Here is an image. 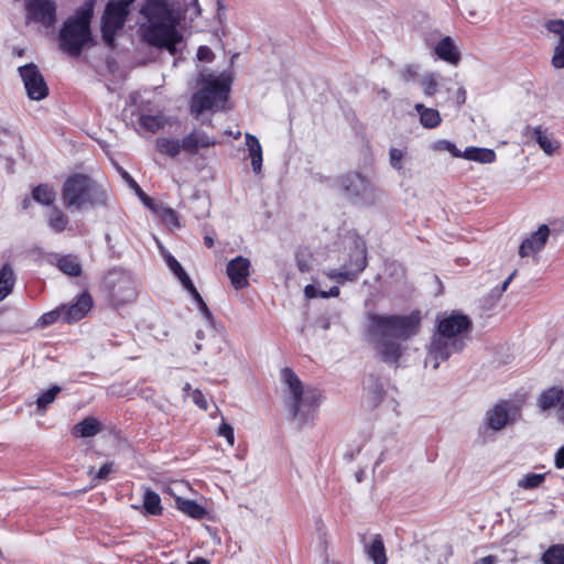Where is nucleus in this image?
I'll use <instances>...</instances> for the list:
<instances>
[{"label": "nucleus", "instance_id": "f257e3e1", "mask_svg": "<svg viewBox=\"0 0 564 564\" xmlns=\"http://www.w3.org/2000/svg\"><path fill=\"white\" fill-rule=\"evenodd\" d=\"M421 321L420 311H413L408 315H368L367 330L377 339L376 348L383 362L399 367L403 348L397 339L406 340L417 335Z\"/></svg>", "mask_w": 564, "mask_h": 564}, {"label": "nucleus", "instance_id": "f03ea898", "mask_svg": "<svg viewBox=\"0 0 564 564\" xmlns=\"http://www.w3.org/2000/svg\"><path fill=\"white\" fill-rule=\"evenodd\" d=\"M471 330V319L459 311L438 315L436 330L429 347V358L434 360L433 368H438L440 362L447 360L453 354L460 352Z\"/></svg>", "mask_w": 564, "mask_h": 564}, {"label": "nucleus", "instance_id": "7ed1b4c3", "mask_svg": "<svg viewBox=\"0 0 564 564\" xmlns=\"http://www.w3.org/2000/svg\"><path fill=\"white\" fill-rule=\"evenodd\" d=\"M281 381L286 388L289 411L293 419L306 423L322 403V393L317 388L305 387L299 376L290 367L281 370Z\"/></svg>", "mask_w": 564, "mask_h": 564}, {"label": "nucleus", "instance_id": "20e7f679", "mask_svg": "<svg viewBox=\"0 0 564 564\" xmlns=\"http://www.w3.org/2000/svg\"><path fill=\"white\" fill-rule=\"evenodd\" d=\"M62 200L66 209L79 212L105 206L107 194L90 176L74 173L63 184Z\"/></svg>", "mask_w": 564, "mask_h": 564}, {"label": "nucleus", "instance_id": "39448f33", "mask_svg": "<svg viewBox=\"0 0 564 564\" xmlns=\"http://www.w3.org/2000/svg\"><path fill=\"white\" fill-rule=\"evenodd\" d=\"M94 14L93 3L77 10L59 31L58 44L70 56H79L83 47L91 40L90 21Z\"/></svg>", "mask_w": 564, "mask_h": 564}, {"label": "nucleus", "instance_id": "423d86ee", "mask_svg": "<svg viewBox=\"0 0 564 564\" xmlns=\"http://www.w3.org/2000/svg\"><path fill=\"white\" fill-rule=\"evenodd\" d=\"M100 290L113 307L132 303L138 297L134 278L129 271L121 268H113L106 272L100 282Z\"/></svg>", "mask_w": 564, "mask_h": 564}, {"label": "nucleus", "instance_id": "0eeeda50", "mask_svg": "<svg viewBox=\"0 0 564 564\" xmlns=\"http://www.w3.org/2000/svg\"><path fill=\"white\" fill-rule=\"evenodd\" d=\"M140 14L147 19L148 25L141 28L143 40L154 33L161 34L177 26L178 20L166 0H145Z\"/></svg>", "mask_w": 564, "mask_h": 564}, {"label": "nucleus", "instance_id": "6e6552de", "mask_svg": "<svg viewBox=\"0 0 564 564\" xmlns=\"http://www.w3.org/2000/svg\"><path fill=\"white\" fill-rule=\"evenodd\" d=\"M135 0H109L104 9L100 30L101 36L107 46L112 48L116 42L117 33L123 29L130 8Z\"/></svg>", "mask_w": 564, "mask_h": 564}, {"label": "nucleus", "instance_id": "1a4fd4ad", "mask_svg": "<svg viewBox=\"0 0 564 564\" xmlns=\"http://www.w3.org/2000/svg\"><path fill=\"white\" fill-rule=\"evenodd\" d=\"M523 402L520 400L502 399L487 410L485 424L492 431H501L513 425L522 416Z\"/></svg>", "mask_w": 564, "mask_h": 564}, {"label": "nucleus", "instance_id": "9d476101", "mask_svg": "<svg viewBox=\"0 0 564 564\" xmlns=\"http://www.w3.org/2000/svg\"><path fill=\"white\" fill-rule=\"evenodd\" d=\"M338 183L343 192L356 203L370 206L377 202V188L358 172L341 175Z\"/></svg>", "mask_w": 564, "mask_h": 564}, {"label": "nucleus", "instance_id": "9b49d317", "mask_svg": "<svg viewBox=\"0 0 564 564\" xmlns=\"http://www.w3.org/2000/svg\"><path fill=\"white\" fill-rule=\"evenodd\" d=\"M367 249H351L339 269H332L325 275L339 284L355 281L368 264Z\"/></svg>", "mask_w": 564, "mask_h": 564}, {"label": "nucleus", "instance_id": "f8f14e48", "mask_svg": "<svg viewBox=\"0 0 564 564\" xmlns=\"http://www.w3.org/2000/svg\"><path fill=\"white\" fill-rule=\"evenodd\" d=\"M94 306L93 296L88 291L79 294L76 301L68 305H62V322L72 324L79 322L91 311Z\"/></svg>", "mask_w": 564, "mask_h": 564}, {"label": "nucleus", "instance_id": "ddd939ff", "mask_svg": "<svg viewBox=\"0 0 564 564\" xmlns=\"http://www.w3.org/2000/svg\"><path fill=\"white\" fill-rule=\"evenodd\" d=\"M250 268V260L241 256L231 259L227 263L226 272L235 290H242L249 286Z\"/></svg>", "mask_w": 564, "mask_h": 564}, {"label": "nucleus", "instance_id": "4468645a", "mask_svg": "<svg viewBox=\"0 0 564 564\" xmlns=\"http://www.w3.org/2000/svg\"><path fill=\"white\" fill-rule=\"evenodd\" d=\"M541 411H547L552 408L557 409V417L564 423V389L558 386L550 387L541 392L536 400Z\"/></svg>", "mask_w": 564, "mask_h": 564}, {"label": "nucleus", "instance_id": "2eb2a0df", "mask_svg": "<svg viewBox=\"0 0 564 564\" xmlns=\"http://www.w3.org/2000/svg\"><path fill=\"white\" fill-rule=\"evenodd\" d=\"M545 29L558 36V41L554 47L551 64L554 68H564V20L554 19L545 22Z\"/></svg>", "mask_w": 564, "mask_h": 564}, {"label": "nucleus", "instance_id": "dca6fc26", "mask_svg": "<svg viewBox=\"0 0 564 564\" xmlns=\"http://www.w3.org/2000/svg\"><path fill=\"white\" fill-rule=\"evenodd\" d=\"M152 33L150 39L144 40L149 45L165 48L171 55L176 54V45L183 40V35L176 28L158 35L154 33V30Z\"/></svg>", "mask_w": 564, "mask_h": 564}, {"label": "nucleus", "instance_id": "f3484780", "mask_svg": "<svg viewBox=\"0 0 564 564\" xmlns=\"http://www.w3.org/2000/svg\"><path fill=\"white\" fill-rule=\"evenodd\" d=\"M216 141L204 132L193 131L185 135L181 142V149L188 154H196L199 148L214 147Z\"/></svg>", "mask_w": 564, "mask_h": 564}, {"label": "nucleus", "instance_id": "a211bd4d", "mask_svg": "<svg viewBox=\"0 0 564 564\" xmlns=\"http://www.w3.org/2000/svg\"><path fill=\"white\" fill-rule=\"evenodd\" d=\"M436 55L451 64L456 65L460 59V54L449 36L443 37L434 48Z\"/></svg>", "mask_w": 564, "mask_h": 564}, {"label": "nucleus", "instance_id": "6ab92c4d", "mask_svg": "<svg viewBox=\"0 0 564 564\" xmlns=\"http://www.w3.org/2000/svg\"><path fill=\"white\" fill-rule=\"evenodd\" d=\"M100 422L93 416H87L72 429V434L75 437H91L101 431Z\"/></svg>", "mask_w": 564, "mask_h": 564}, {"label": "nucleus", "instance_id": "aec40b11", "mask_svg": "<svg viewBox=\"0 0 564 564\" xmlns=\"http://www.w3.org/2000/svg\"><path fill=\"white\" fill-rule=\"evenodd\" d=\"M175 508L196 520H200L207 514L206 509L202 505L195 500L184 499L182 497H175Z\"/></svg>", "mask_w": 564, "mask_h": 564}, {"label": "nucleus", "instance_id": "412c9836", "mask_svg": "<svg viewBox=\"0 0 564 564\" xmlns=\"http://www.w3.org/2000/svg\"><path fill=\"white\" fill-rule=\"evenodd\" d=\"M462 158L482 164H489L496 161L497 154L492 149L469 147L462 153Z\"/></svg>", "mask_w": 564, "mask_h": 564}, {"label": "nucleus", "instance_id": "4be33fe9", "mask_svg": "<svg viewBox=\"0 0 564 564\" xmlns=\"http://www.w3.org/2000/svg\"><path fill=\"white\" fill-rule=\"evenodd\" d=\"M57 268L66 275L80 276L83 267L80 260L75 254H64L57 258Z\"/></svg>", "mask_w": 564, "mask_h": 564}, {"label": "nucleus", "instance_id": "5701e85b", "mask_svg": "<svg viewBox=\"0 0 564 564\" xmlns=\"http://www.w3.org/2000/svg\"><path fill=\"white\" fill-rule=\"evenodd\" d=\"M246 145L248 147L252 170L256 174H259L262 169V147L259 140L250 133L246 134Z\"/></svg>", "mask_w": 564, "mask_h": 564}, {"label": "nucleus", "instance_id": "b1692460", "mask_svg": "<svg viewBox=\"0 0 564 564\" xmlns=\"http://www.w3.org/2000/svg\"><path fill=\"white\" fill-rule=\"evenodd\" d=\"M366 553L373 564H387L388 562L384 543L380 534L373 536Z\"/></svg>", "mask_w": 564, "mask_h": 564}, {"label": "nucleus", "instance_id": "393cba45", "mask_svg": "<svg viewBox=\"0 0 564 564\" xmlns=\"http://www.w3.org/2000/svg\"><path fill=\"white\" fill-rule=\"evenodd\" d=\"M15 284V274L10 264L6 263L0 269V302L8 297Z\"/></svg>", "mask_w": 564, "mask_h": 564}, {"label": "nucleus", "instance_id": "a878e982", "mask_svg": "<svg viewBox=\"0 0 564 564\" xmlns=\"http://www.w3.org/2000/svg\"><path fill=\"white\" fill-rule=\"evenodd\" d=\"M415 110L420 115V122L424 128L433 129L441 124V115L438 110L427 108L423 104H416Z\"/></svg>", "mask_w": 564, "mask_h": 564}, {"label": "nucleus", "instance_id": "bb28decb", "mask_svg": "<svg viewBox=\"0 0 564 564\" xmlns=\"http://www.w3.org/2000/svg\"><path fill=\"white\" fill-rule=\"evenodd\" d=\"M23 80L26 95L31 100H35V64L29 63L18 68Z\"/></svg>", "mask_w": 564, "mask_h": 564}, {"label": "nucleus", "instance_id": "cd10ccee", "mask_svg": "<svg viewBox=\"0 0 564 564\" xmlns=\"http://www.w3.org/2000/svg\"><path fill=\"white\" fill-rule=\"evenodd\" d=\"M55 3L50 0H37V22L50 26L55 22Z\"/></svg>", "mask_w": 564, "mask_h": 564}, {"label": "nucleus", "instance_id": "c85d7f7f", "mask_svg": "<svg viewBox=\"0 0 564 564\" xmlns=\"http://www.w3.org/2000/svg\"><path fill=\"white\" fill-rule=\"evenodd\" d=\"M532 137L540 145V148L544 151V153L551 155L558 149V143L550 138L542 129L541 126H538L532 129Z\"/></svg>", "mask_w": 564, "mask_h": 564}, {"label": "nucleus", "instance_id": "c756f323", "mask_svg": "<svg viewBox=\"0 0 564 564\" xmlns=\"http://www.w3.org/2000/svg\"><path fill=\"white\" fill-rule=\"evenodd\" d=\"M143 508L148 514L161 516L163 508L160 496L155 491L147 489L143 496Z\"/></svg>", "mask_w": 564, "mask_h": 564}, {"label": "nucleus", "instance_id": "7c9ffc66", "mask_svg": "<svg viewBox=\"0 0 564 564\" xmlns=\"http://www.w3.org/2000/svg\"><path fill=\"white\" fill-rule=\"evenodd\" d=\"M61 391V387L56 384L45 391H42L40 395H37V414L44 415L46 408L55 401Z\"/></svg>", "mask_w": 564, "mask_h": 564}, {"label": "nucleus", "instance_id": "2f4dec72", "mask_svg": "<svg viewBox=\"0 0 564 564\" xmlns=\"http://www.w3.org/2000/svg\"><path fill=\"white\" fill-rule=\"evenodd\" d=\"M550 236L547 225H541L538 230L525 238L519 247H543Z\"/></svg>", "mask_w": 564, "mask_h": 564}, {"label": "nucleus", "instance_id": "473e14b6", "mask_svg": "<svg viewBox=\"0 0 564 564\" xmlns=\"http://www.w3.org/2000/svg\"><path fill=\"white\" fill-rule=\"evenodd\" d=\"M205 90L214 98L219 100H227L229 94V84L221 79H213L205 87Z\"/></svg>", "mask_w": 564, "mask_h": 564}, {"label": "nucleus", "instance_id": "72a5a7b5", "mask_svg": "<svg viewBox=\"0 0 564 564\" xmlns=\"http://www.w3.org/2000/svg\"><path fill=\"white\" fill-rule=\"evenodd\" d=\"M156 149L162 154L175 158L181 152V142L172 138H158Z\"/></svg>", "mask_w": 564, "mask_h": 564}, {"label": "nucleus", "instance_id": "f704fd0d", "mask_svg": "<svg viewBox=\"0 0 564 564\" xmlns=\"http://www.w3.org/2000/svg\"><path fill=\"white\" fill-rule=\"evenodd\" d=\"M543 564H564V544H553L542 554Z\"/></svg>", "mask_w": 564, "mask_h": 564}, {"label": "nucleus", "instance_id": "c9c22d12", "mask_svg": "<svg viewBox=\"0 0 564 564\" xmlns=\"http://www.w3.org/2000/svg\"><path fill=\"white\" fill-rule=\"evenodd\" d=\"M47 221L53 230L61 232L66 228L68 218L59 208L53 207L48 210Z\"/></svg>", "mask_w": 564, "mask_h": 564}, {"label": "nucleus", "instance_id": "e433bc0d", "mask_svg": "<svg viewBox=\"0 0 564 564\" xmlns=\"http://www.w3.org/2000/svg\"><path fill=\"white\" fill-rule=\"evenodd\" d=\"M546 473L544 474H534L528 473L522 478H520L517 482L518 487L524 490H532L539 488L545 480Z\"/></svg>", "mask_w": 564, "mask_h": 564}, {"label": "nucleus", "instance_id": "4c0bfd02", "mask_svg": "<svg viewBox=\"0 0 564 564\" xmlns=\"http://www.w3.org/2000/svg\"><path fill=\"white\" fill-rule=\"evenodd\" d=\"M139 124L145 131L155 133L163 127L164 120L162 116L142 115L139 118Z\"/></svg>", "mask_w": 564, "mask_h": 564}, {"label": "nucleus", "instance_id": "58836bf2", "mask_svg": "<svg viewBox=\"0 0 564 564\" xmlns=\"http://www.w3.org/2000/svg\"><path fill=\"white\" fill-rule=\"evenodd\" d=\"M159 217L161 221L170 229L181 227L180 216L176 210L171 207H162L159 210Z\"/></svg>", "mask_w": 564, "mask_h": 564}, {"label": "nucleus", "instance_id": "ea45409f", "mask_svg": "<svg viewBox=\"0 0 564 564\" xmlns=\"http://www.w3.org/2000/svg\"><path fill=\"white\" fill-rule=\"evenodd\" d=\"M340 291L338 286H332L328 291H319L314 284H307L304 288V295L307 299H328V297H337Z\"/></svg>", "mask_w": 564, "mask_h": 564}, {"label": "nucleus", "instance_id": "a19ab883", "mask_svg": "<svg viewBox=\"0 0 564 564\" xmlns=\"http://www.w3.org/2000/svg\"><path fill=\"white\" fill-rule=\"evenodd\" d=\"M214 98L204 90L203 93L196 94L193 97V108L197 113H202L205 110H209L214 106Z\"/></svg>", "mask_w": 564, "mask_h": 564}, {"label": "nucleus", "instance_id": "79ce46f5", "mask_svg": "<svg viewBox=\"0 0 564 564\" xmlns=\"http://www.w3.org/2000/svg\"><path fill=\"white\" fill-rule=\"evenodd\" d=\"M56 197L52 186L47 184H37V203L51 205Z\"/></svg>", "mask_w": 564, "mask_h": 564}, {"label": "nucleus", "instance_id": "37998d69", "mask_svg": "<svg viewBox=\"0 0 564 564\" xmlns=\"http://www.w3.org/2000/svg\"><path fill=\"white\" fill-rule=\"evenodd\" d=\"M162 251H165V249H161ZM165 262L169 267V269L175 274V276L180 280L182 276L186 274V271L183 269L181 263L176 260L175 257H173L169 252H163Z\"/></svg>", "mask_w": 564, "mask_h": 564}, {"label": "nucleus", "instance_id": "c03bdc74", "mask_svg": "<svg viewBox=\"0 0 564 564\" xmlns=\"http://www.w3.org/2000/svg\"><path fill=\"white\" fill-rule=\"evenodd\" d=\"M61 319L62 321V306L51 311V312H47V313H44L39 319L37 322L42 325V326H48L53 323H55L56 321Z\"/></svg>", "mask_w": 564, "mask_h": 564}, {"label": "nucleus", "instance_id": "a18cd8bd", "mask_svg": "<svg viewBox=\"0 0 564 564\" xmlns=\"http://www.w3.org/2000/svg\"><path fill=\"white\" fill-rule=\"evenodd\" d=\"M436 150L448 151L454 158H462V153L457 147L448 140H440L435 144Z\"/></svg>", "mask_w": 564, "mask_h": 564}, {"label": "nucleus", "instance_id": "49530a36", "mask_svg": "<svg viewBox=\"0 0 564 564\" xmlns=\"http://www.w3.org/2000/svg\"><path fill=\"white\" fill-rule=\"evenodd\" d=\"M422 88L426 96H433L437 90V80L433 75L425 76L422 80Z\"/></svg>", "mask_w": 564, "mask_h": 564}, {"label": "nucleus", "instance_id": "de8ad7c7", "mask_svg": "<svg viewBox=\"0 0 564 564\" xmlns=\"http://www.w3.org/2000/svg\"><path fill=\"white\" fill-rule=\"evenodd\" d=\"M390 156V164L393 169L400 171L403 169L402 160H403V152L400 149L391 148L389 152Z\"/></svg>", "mask_w": 564, "mask_h": 564}, {"label": "nucleus", "instance_id": "09e8293b", "mask_svg": "<svg viewBox=\"0 0 564 564\" xmlns=\"http://www.w3.org/2000/svg\"><path fill=\"white\" fill-rule=\"evenodd\" d=\"M218 435L225 437L230 446L234 445L235 433H234L232 426L229 425L228 423L223 422L220 424V426L218 429Z\"/></svg>", "mask_w": 564, "mask_h": 564}, {"label": "nucleus", "instance_id": "8fccbe9b", "mask_svg": "<svg viewBox=\"0 0 564 564\" xmlns=\"http://www.w3.org/2000/svg\"><path fill=\"white\" fill-rule=\"evenodd\" d=\"M192 399H193V402L200 409L203 410H207L208 409V402H207V399L205 397V394L199 390V389H195L193 392H192Z\"/></svg>", "mask_w": 564, "mask_h": 564}, {"label": "nucleus", "instance_id": "3c124183", "mask_svg": "<svg viewBox=\"0 0 564 564\" xmlns=\"http://www.w3.org/2000/svg\"><path fill=\"white\" fill-rule=\"evenodd\" d=\"M193 299L196 302V304H197L199 311L202 312V314L204 315V317L206 319H208V321H212L213 319V313L210 312L209 307L207 306V304L203 300L202 295L199 293H197V295L194 296Z\"/></svg>", "mask_w": 564, "mask_h": 564}, {"label": "nucleus", "instance_id": "603ef678", "mask_svg": "<svg viewBox=\"0 0 564 564\" xmlns=\"http://www.w3.org/2000/svg\"><path fill=\"white\" fill-rule=\"evenodd\" d=\"M48 96V87L44 77L37 72V101Z\"/></svg>", "mask_w": 564, "mask_h": 564}, {"label": "nucleus", "instance_id": "864d4df0", "mask_svg": "<svg viewBox=\"0 0 564 564\" xmlns=\"http://www.w3.org/2000/svg\"><path fill=\"white\" fill-rule=\"evenodd\" d=\"M197 58L202 62H212L214 53L208 46L202 45L197 50Z\"/></svg>", "mask_w": 564, "mask_h": 564}, {"label": "nucleus", "instance_id": "5fc2aeb1", "mask_svg": "<svg viewBox=\"0 0 564 564\" xmlns=\"http://www.w3.org/2000/svg\"><path fill=\"white\" fill-rule=\"evenodd\" d=\"M180 282L182 283L183 288L186 291H188L192 297L196 296L197 293H199L187 273L180 279Z\"/></svg>", "mask_w": 564, "mask_h": 564}, {"label": "nucleus", "instance_id": "6e6d98bb", "mask_svg": "<svg viewBox=\"0 0 564 564\" xmlns=\"http://www.w3.org/2000/svg\"><path fill=\"white\" fill-rule=\"evenodd\" d=\"M113 469V463L112 462H106L97 471L96 478L99 480H105L108 478L109 474Z\"/></svg>", "mask_w": 564, "mask_h": 564}, {"label": "nucleus", "instance_id": "4d7b16f0", "mask_svg": "<svg viewBox=\"0 0 564 564\" xmlns=\"http://www.w3.org/2000/svg\"><path fill=\"white\" fill-rule=\"evenodd\" d=\"M296 265L301 272H308L311 270L310 259H305L303 254H296Z\"/></svg>", "mask_w": 564, "mask_h": 564}, {"label": "nucleus", "instance_id": "13d9d810", "mask_svg": "<svg viewBox=\"0 0 564 564\" xmlns=\"http://www.w3.org/2000/svg\"><path fill=\"white\" fill-rule=\"evenodd\" d=\"M554 464L558 469L564 468V445L555 453Z\"/></svg>", "mask_w": 564, "mask_h": 564}, {"label": "nucleus", "instance_id": "bf43d9fd", "mask_svg": "<svg viewBox=\"0 0 564 564\" xmlns=\"http://www.w3.org/2000/svg\"><path fill=\"white\" fill-rule=\"evenodd\" d=\"M541 249H519V256L521 259L532 257L534 261L538 259V252Z\"/></svg>", "mask_w": 564, "mask_h": 564}, {"label": "nucleus", "instance_id": "052dcab7", "mask_svg": "<svg viewBox=\"0 0 564 564\" xmlns=\"http://www.w3.org/2000/svg\"><path fill=\"white\" fill-rule=\"evenodd\" d=\"M32 199H35V187L31 188L30 196H25L21 203L22 209H28L31 206Z\"/></svg>", "mask_w": 564, "mask_h": 564}, {"label": "nucleus", "instance_id": "680f3d73", "mask_svg": "<svg viewBox=\"0 0 564 564\" xmlns=\"http://www.w3.org/2000/svg\"><path fill=\"white\" fill-rule=\"evenodd\" d=\"M131 186L134 187L137 189V192L141 195L142 199L144 200L145 204L150 205L151 203V198L148 197L142 191L141 188L139 187V185L137 184V182L131 178V182H130Z\"/></svg>", "mask_w": 564, "mask_h": 564}, {"label": "nucleus", "instance_id": "e2e57ef3", "mask_svg": "<svg viewBox=\"0 0 564 564\" xmlns=\"http://www.w3.org/2000/svg\"><path fill=\"white\" fill-rule=\"evenodd\" d=\"M497 562L496 555H487L479 558L476 564H495Z\"/></svg>", "mask_w": 564, "mask_h": 564}, {"label": "nucleus", "instance_id": "0e129e2a", "mask_svg": "<svg viewBox=\"0 0 564 564\" xmlns=\"http://www.w3.org/2000/svg\"><path fill=\"white\" fill-rule=\"evenodd\" d=\"M517 275V270H514L501 284V292H505L509 284L511 283V281L514 279V276Z\"/></svg>", "mask_w": 564, "mask_h": 564}, {"label": "nucleus", "instance_id": "69168bd1", "mask_svg": "<svg viewBox=\"0 0 564 564\" xmlns=\"http://www.w3.org/2000/svg\"><path fill=\"white\" fill-rule=\"evenodd\" d=\"M188 564H210V562L204 557H195L194 560L189 561Z\"/></svg>", "mask_w": 564, "mask_h": 564}, {"label": "nucleus", "instance_id": "338daca9", "mask_svg": "<svg viewBox=\"0 0 564 564\" xmlns=\"http://www.w3.org/2000/svg\"><path fill=\"white\" fill-rule=\"evenodd\" d=\"M204 241H205V245L206 247H213L214 246V240L210 236L206 235L204 237Z\"/></svg>", "mask_w": 564, "mask_h": 564}, {"label": "nucleus", "instance_id": "774afa93", "mask_svg": "<svg viewBox=\"0 0 564 564\" xmlns=\"http://www.w3.org/2000/svg\"><path fill=\"white\" fill-rule=\"evenodd\" d=\"M13 53H14L17 56H22V55L24 54V50H22V48H15V50L13 51Z\"/></svg>", "mask_w": 564, "mask_h": 564}]
</instances>
